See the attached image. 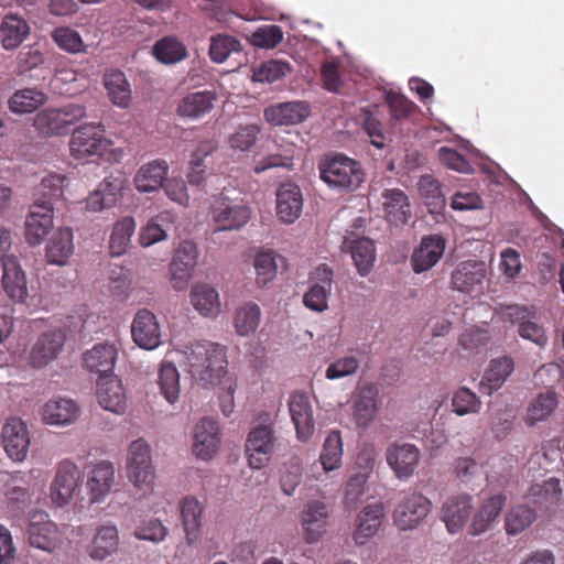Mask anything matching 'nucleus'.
Returning <instances> with one entry per match:
<instances>
[{"label": "nucleus", "instance_id": "1", "mask_svg": "<svg viewBox=\"0 0 564 564\" xmlns=\"http://www.w3.org/2000/svg\"><path fill=\"white\" fill-rule=\"evenodd\" d=\"M227 365L225 348L219 344L197 341L184 351V370L205 388L227 372Z\"/></svg>", "mask_w": 564, "mask_h": 564}, {"label": "nucleus", "instance_id": "2", "mask_svg": "<svg viewBox=\"0 0 564 564\" xmlns=\"http://www.w3.org/2000/svg\"><path fill=\"white\" fill-rule=\"evenodd\" d=\"M321 180L332 189L352 192L365 182L366 173L355 159L345 154L323 155L317 163Z\"/></svg>", "mask_w": 564, "mask_h": 564}, {"label": "nucleus", "instance_id": "3", "mask_svg": "<svg viewBox=\"0 0 564 564\" xmlns=\"http://www.w3.org/2000/svg\"><path fill=\"white\" fill-rule=\"evenodd\" d=\"M112 142L106 137L101 123L88 122L77 127L69 139V152L76 160L101 158L110 151Z\"/></svg>", "mask_w": 564, "mask_h": 564}, {"label": "nucleus", "instance_id": "4", "mask_svg": "<svg viewBox=\"0 0 564 564\" xmlns=\"http://www.w3.org/2000/svg\"><path fill=\"white\" fill-rule=\"evenodd\" d=\"M127 476L129 481L143 494L153 490L155 470L152 464L151 447L143 438L133 441L128 448Z\"/></svg>", "mask_w": 564, "mask_h": 564}, {"label": "nucleus", "instance_id": "5", "mask_svg": "<svg viewBox=\"0 0 564 564\" xmlns=\"http://www.w3.org/2000/svg\"><path fill=\"white\" fill-rule=\"evenodd\" d=\"M209 213L215 231L239 230L252 214L248 205L229 198L224 192L214 198Z\"/></svg>", "mask_w": 564, "mask_h": 564}, {"label": "nucleus", "instance_id": "6", "mask_svg": "<svg viewBox=\"0 0 564 564\" xmlns=\"http://www.w3.org/2000/svg\"><path fill=\"white\" fill-rule=\"evenodd\" d=\"M382 398L375 382L360 384L352 399V419L357 427L367 429L377 417Z\"/></svg>", "mask_w": 564, "mask_h": 564}, {"label": "nucleus", "instance_id": "7", "mask_svg": "<svg viewBox=\"0 0 564 564\" xmlns=\"http://www.w3.org/2000/svg\"><path fill=\"white\" fill-rule=\"evenodd\" d=\"M432 502L421 492L403 495L393 511L394 523L400 530L415 528L431 511Z\"/></svg>", "mask_w": 564, "mask_h": 564}, {"label": "nucleus", "instance_id": "8", "mask_svg": "<svg viewBox=\"0 0 564 564\" xmlns=\"http://www.w3.org/2000/svg\"><path fill=\"white\" fill-rule=\"evenodd\" d=\"M501 316L503 321L518 324L519 335L527 340L544 347L547 343V336L542 325L532 321L535 317L534 308L521 305H508L502 308Z\"/></svg>", "mask_w": 564, "mask_h": 564}, {"label": "nucleus", "instance_id": "9", "mask_svg": "<svg viewBox=\"0 0 564 564\" xmlns=\"http://www.w3.org/2000/svg\"><path fill=\"white\" fill-rule=\"evenodd\" d=\"M80 474L78 467L69 462L59 463L51 484V498L57 507L67 506L79 494Z\"/></svg>", "mask_w": 564, "mask_h": 564}, {"label": "nucleus", "instance_id": "10", "mask_svg": "<svg viewBox=\"0 0 564 564\" xmlns=\"http://www.w3.org/2000/svg\"><path fill=\"white\" fill-rule=\"evenodd\" d=\"M54 207L50 202H34L25 217V241L39 246L53 229Z\"/></svg>", "mask_w": 564, "mask_h": 564}, {"label": "nucleus", "instance_id": "11", "mask_svg": "<svg viewBox=\"0 0 564 564\" xmlns=\"http://www.w3.org/2000/svg\"><path fill=\"white\" fill-rule=\"evenodd\" d=\"M198 250L192 240H184L175 250L170 264L171 282L174 290H184L197 264Z\"/></svg>", "mask_w": 564, "mask_h": 564}, {"label": "nucleus", "instance_id": "12", "mask_svg": "<svg viewBox=\"0 0 564 564\" xmlns=\"http://www.w3.org/2000/svg\"><path fill=\"white\" fill-rule=\"evenodd\" d=\"M310 289L303 296V304L311 311L322 313L328 308V297L333 286V271L318 265L310 276Z\"/></svg>", "mask_w": 564, "mask_h": 564}, {"label": "nucleus", "instance_id": "13", "mask_svg": "<svg viewBox=\"0 0 564 564\" xmlns=\"http://www.w3.org/2000/svg\"><path fill=\"white\" fill-rule=\"evenodd\" d=\"M274 441L271 425L260 424L251 429L246 442V453L251 468L260 469L269 462Z\"/></svg>", "mask_w": 564, "mask_h": 564}, {"label": "nucleus", "instance_id": "14", "mask_svg": "<svg viewBox=\"0 0 564 564\" xmlns=\"http://www.w3.org/2000/svg\"><path fill=\"white\" fill-rule=\"evenodd\" d=\"M1 443L12 460L23 462L31 444L26 424L19 417L9 419L2 427Z\"/></svg>", "mask_w": 564, "mask_h": 564}, {"label": "nucleus", "instance_id": "15", "mask_svg": "<svg viewBox=\"0 0 564 564\" xmlns=\"http://www.w3.org/2000/svg\"><path fill=\"white\" fill-rule=\"evenodd\" d=\"M66 334L62 329H52L41 334L30 351V364L42 368L55 360L64 348Z\"/></svg>", "mask_w": 564, "mask_h": 564}, {"label": "nucleus", "instance_id": "16", "mask_svg": "<svg viewBox=\"0 0 564 564\" xmlns=\"http://www.w3.org/2000/svg\"><path fill=\"white\" fill-rule=\"evenodd\" d=\"M288 405L297 440L307 442L315 431L313 409L307 394L293 392L290 395Z\"/></svg>", "mask_w": 564, "mask_h": 564}, {"label": "nucleus", "instance_id": "17", "mask_svg": "<svg viewBox=\"0 0 564 564\" xmlns=\"http://www.w3.org/2000/svg\"><path fill=\"white\" fill-rule=\"evenodd\" d=\"M131 334L133 341L142 349L153 350L161 345V329L156 316L149 310L135 314Z\"/></svg>", "mask_w": 564, "mask_h": 564}, {"label": "nucleus", "instance_id": "18", "mask_svg": "<svg viewBox=\"0 0 564 564\" xmlns=\"http://www.w3.org/2000/svg\"><path fill=\"white\" fill-rule=\"evenodd\" d=\"M29 542L32 546L46 552H53L61 543V533L56 523L46 513L32 517L29 529Z\"/></svg>", "mask_w": 564, "mask_h": 564}, {"label": "nucleus", "instance_id": "19", "mask_svg": "<svg viewBox=\"0 0 564 564\" xmlns=\"http://www.w3.org/2000/svg\"><path fill=\"white\" fill-rule=\"evenodd\" d=\"M116 484V468L111 462L95 464L87 478V491L91 503L101 502L111 492Z\"/></svg>", "mask_w": 564, "mask_h": 564}, {"label": "nucleus", "instance_id": "20", "mask_svg": "<svg viewBox=\"0 0 564 564\" xmlns=\"http://www.w3.org/2000/svg\"><path fill=\"white\" fill-rule=\"evenodd\" d=\"M420 451L412 444H393L388 447L386 458L399 479L410 478L420 462Z\"/></svg>", "mask_w": 564, "mask_h": 564}, {"label": "nucleus", "instance_id": "21", "mask_svg": "<svg viewBox=\"0 0 564 564\" xmlns=\"http://www.w3.org/2000/svg\"><path fill=\"white\" fill-rule=\"evenodd\" d=\"M486 276L482 261L462 262L452 273L451 284L454 290L463 293H480Z\"/></svg>", "mask_w": 564, "mask_h": 564}, {"label": "nucleus", "instance_id": "22", "mask_svg": "<svg viewBox=\"0 0 564 564\" xmlns=\"http://www.w3.org/2000/svg\"><path fill=\"white\" fill-rule=\"evenodd\" d=\"M473 510V498L468 494H460L449 497L442 507V520L445 522L446 529L454 534L459 532Z\"/></svg>", "mask_w": 564, "mask_h": 564}, {"label": "nucleus", "instance_id": "23", "mask_svg": "<svg viewBox=\"0 0 564 564\" xmlns=\"http://www.w3.org/2000/svg\"><path fill=\"white\" fill-rule=\"evenodd\" d=\"M303 209L301 188L294 183H283L276 191V215L282 223L293 224Z\"/></svg>", "mask_w": 564, "mask_h": 564}, {"label": "nucleus", "instance_id": "24", "mask_svg": "<svg viewBox=\"0 0 564 564\" xmlns=\"http://www.w3.org/2000/svg\"><path fill=\"white\" fill-rule=\"evenodd\" d=\"M80 414L79 405L68 398H53L44 403L41 410L42 420L50 425L65 426L77 421Z\"/></svg>", "mask_w": 564, "mask_h": 564}, {"label": "nucleus", "instance_id": "25", "mask_svg": "<svg viewBox=\"0 0 564 564\" xmlns=\"http://www.w3.org/2000/svg\"><path fill=\"white\" fill-rule=\"evenodd\" d=\"M2 288L6 294L18 303H24L29 296L28 280L17 258L8 257L3 263Z\"/></svg>", "mask_w": 564, "mask_h": 564}, {"label": "nucleus", "instance_id": "26", "mask_svg": "<svg viewBox=\"0 0 564 564\" xmlns=\"http://www.w3.org/2000/svg\"><path fill=\"white\" fill-rule=\"evenodd\" d=\"M97 399L102 409L122 414L127 408V397L121 381L116 376H106L97 381Z\"/></svg>", "mask_w": 564, "mask_h": 564}, {"label": "nucleus", "instance_id": "27", "mask_svg": "<svg viewBox=\"0 0 564 564\" xmlns=\"http://www.w3.org/2000/svg\"><path fill=\"white\" fill-rule=\"evenodd\" d=\"M220 444L217 421L204 417L195 426L193 453L202 458L209 459L216 454Z\"/></svg>", "mask_w": 564, "mask_h": 564}, {"label": "nucleus", "instance_id": "28", "mask_svg": "<svg viewBox=\"0 0 564 564\" xmlns=\"http://www.w3.org/2000/svg\"><path fill=\"white\" fill-rule=\"evenodd\" d=\"M311 112L305 101H288L272 105L264 110V118L274 126H292L303 122Z\"/></svg>", "mask_w": 564, "mask_h": 564}, {"label": "nucleus", "instance_id": "29", "mask_svg": "<svg viewBox=\"0 0 564 564\" xmlns=\"http://www.w3.org/2000/svg\"><path fill=\"white\" fill-rule=\"evenodd\" d=\"M117 348L112 344H96L83 355V362L87 370L99 375V379L112 376L117 360Z\"/></svg>", "mask_w": 564, "mask_h": 564}, {"label": "nucleus", "instance_id": "30", "mask_svg": "<svg viewBox=\"0 0 564 564\" xmlns=\"http://www.w3.org/2000/svg\"><path fill=\"white\" fill-rule=\"evenodd\" d=\"M204 510L205 506L193 496H186L180 502L182 523L189 545L195 544L200 538Z\"/></svg>", "mask_w": 564, "mask_h": 564}, {"label": "nucleus", "instance_id": "31", "mask_svg": "<svg viewBox=\"0 0 564 564\" xmlns=\"http://www.w3.org/2000/svg\"><path fill=\"white\" fill-rule=\"evenodd\" d=\"M327 507L322 501L308 502L302 511V527L307 543H316L326 531Z\"/></svg>", "mask_w": 564, "mask_h": 564}, {"label": "nucleus", "instance_id": "32", "mask_svg": "<svg viewBox=\"0 0 564 564\" xmlns=\"http://www.w3.org/2000/svg\"><path fill=\"white\" fill-rule=\"evenodd\" d=\"M506 501L507 497L503 494H497L486 499L474 514L469 534L476 536L488 531L506 506Z\"/></svg>", "mask_w": 564, "mask_h": 564}, {"label": "nucleus", "instance_id": "33", "mask_svg": "<svg viewBox=\"0 0 564 564\" xmlns=\"http://www.w3.org/2000/svg\"><path fill=\"white\" fill-rule=\"evenodd\" d=\"M445 250V240L441 236H429L422 239L420 247L412 256L414 272L421 273L430 270L441 259Z\"/></svg>", "mask_w": 564, "mask_h": 564}, {"label": "nucleus", "instance_id": "34", "mask_svg": "<svg viewBox=\"0 0 564 564\" xmlns=\"http://www.w3.org/2000/svg\"><path fill=\"white\" fill-rule=\"evenodd\" d=\"M74 235L68 227L58 228L45 247L46 261L50 264L65 265L74 252Z\"/></svg>", "mask_w": 564, "mask_h": 564}, {"label": "nucleus", "instance_id": "35", "mask_svg": "<svg viewBox=\"0 0 564 564\" xmlns=\"http://www.w3.org/2000/svg\"><path fill=\"white\" fill-rule=\"evenodd\" d=\"M384 508L381 502L366 506L357 518V527L354 532V540L357 544H365L373 536L382 524Z\"/></svg>", "mask_w": 564, "mask_h": 564}, {"label": "nucleus", "instance_id": "36", "mask_svg": "<svg viewBox=\"0 0 564 564\" xmlns=\"http://www.w3.org/2000/svg\"><path fill=\"white\" fill-rule=\"evenodd\" d=\"M215 101L216 94L213 91L189 93L180 100L176 113L182 118L196 120L210 112Z\"/></svg>", "mask_w": 564, "mask_h": 564}, {"label": "nucleus", "instance_id": "37", "mask_svg": "<svg viewBox=\"0 0 564 564\" xmlns=\"http://www.w3.org/2000/svg\"><path fill=\"white\" fill-rule=\"evenodd\" d=\"M169 165L164 160H154L143 164L137 172L133 183L139 192L158 191L166 180Z\"/></svg>", "mask_w": 564, "mask_h": 564}, {"label": "nucleus", "instance_id": "38", "mask_svg": "<svg viewBox=\"0 0 564 564\" xmlns=\"http://www.w3.org/2000/svg\"><path fill=\"white\" fill-rule=\"evenodd\" d=\"M386 218L390 224H405L411 218L406 194L399 188H389L382 193Z\"/></svg>", "mask_w": 564, "mask_h": 564}, {"label": "nucleus", "instance_id": "39", "mask_svg": "<svg viewBox=\"0 0 564 564\" xmlns=\"http://www.w3.org/2000/svg\"><path fill=\"white\" fill-rule=\"evenodd\" d=\"M29 33L28 22L15 14H7L1 21L0 41L2 47L7 51L19 47Z\"/></svg>", "mask_w": 564, "mask_h": 564}, {"label": "nucleus", "instance_id": "40", "mask_svg": "<svg viewBox=\"0 0 564 564\" xmlns=\"http://www.w3.org/2000/svg\"><path fill=\"white\" fill-rule=\"evenodd\" d=\"M119 547V534L116 525H101L97 529L94 539L88 546L91 558L104 561L117 552Z\"/></svg>", "mask_w": 564, "mask_h": 564}, {"label": "nucleus", "instance_id": "41", "mask_svg": "<svg viewBox=\"0 0 564 564\" xmlns=\"http://www.w3.org/2000/svg\"><path fill=\"white\" fill-rule=\"evenodd\" d=\"M191 303L200 315L216 317L220 313V300L217 290L207 283H198L191 290Z\"/></svg>", "mask_w": 564, "mask_h": 564}, {"label": "nucleus", "instance_id": "42", "mask_svg": "<svg viewBox=\"0 0 564 564\" xmlns=\"http://www.w3.org/2000/svg\"><path fill=\"white\" fill-rule=\"evenodd\" d=\"M345 246L348 247L350 256L361 276L370 273L376 261V246L369 238H357L351 241L346 240Z\"/></svg>", "mask_w": 564, "mask_h": 564}, {"label": "nucleus", "instance_id": "43", "mask_svg": "<svg viewBox=\"0 0 564 564\" xmlns=\"http://www.w3.org/2000/svg\"><path fill=\"white\" fill-rule=\"evenodd\" d=\"M344 444L338 430H333L326 436L318 460L325 473L337 470L343 465Z\"/></svg>", "mask_w": 564, "mask_h": 564}, {"label": "nucleus", "instance_id": "44", "mask_svg": "<svg viewBox=\"0 0 564 564\" xmlns=\"http://www.w3.org/2000/svg\"><path fill=\"white\" fill-rule=\"evenodd\" d=\"M134 231L135 221L131 216H126L115 223L109 239V251L111 256L120 257L127 252Z\"/></svg>", "mask_w": 564, "mask_h": 564}, {"label": "nucleus", "instance_id": "45", "mask_svg": "<svg viewBox=\"0 0 564 564\" xmlns=\"http://www.w3.org/2000/svg\"><path fill=\"white\" fill-rule=\"evenodd\" d=\"M105 87L113 105L128 108L131 102L130 84L120 70H111L105 75Z\"/></svg>", "mask_w": 564, "mask_h": 564}, {"label": "nucleus", "instance_id": "46", "mask_svg": "<svg viewBox=\"0 0 564 564\" xmlns=\"http://www.w3.org/2000/svg\"><path fill=\"white\" fill-rule=\"evenodd\" d=\"M514 370L513 359L509 356L495 358L485 371L481 383L491 391L500 389Z\"/></svg>", "mask_w": 564, "mask_h": 564}, {"label": "nucleus", "instance_id": "47", "mask_svg": "<svg viewBox=\"0 0 564 564\" xmlns=\"http://www.w3.org/2000/svg\"><path fill=\"white\" fill-rule=\"evenodd\" d=\"M557 395L552 390L540 392L529 404L525 423L530 426L547 419L557 408Z\"/></svg>", "mask_w": 564, "mask_h": 564}, {"label": "nucleus", "instance_id": "48", "mask_svg": "<svg viewBox=\"0 0 564 564\" xmlns=\"http://www.w3.org/2000/svg\"><path fill=\"white\" fill-rule=\"evenodd\" d=\"M4 499L7 507L12 511L21 510L29 505L31 494L28 481L21 474L11 476L7 481Z\"/></svg>", "mask_w": 564, "mask_h": 564}, {"label": "nucleus", "instance_id": "49", "mask_svg": "<svg viewBox=\"0 0 564 564\" xmlns=\"http://www.w3.org/2000/svg\"><path fill=\"white\" fill-rule=\"evenodd\" d=\"M536 519L534 509L518 505L509 509L505 516V529L508 535H518L527 530Z\"/></svg>", "mask_w": 564, "mask_h": 564}, {"label": "nucleus", "instance_id": "50", "mask_svg": "<svg viewBox=\"0 0 564 564\" xmlns=\"http://www.w3.org/2000/svg\"><path fill=\"white\" fill-rule=\"evenodd\" d=\"M216 143L213 140L199 142L189 160V170L187 172V181L192 185H200L205 177L204 159L216 150Z\"/></svg>", "mask_w": 564, "mask_h": 564}, {"label": "nucleus", "instance_id": "51", "mask_svg": "<svg viewBox=\"0 0 564 564\" xmlns=\"http://www.w3.org/2000/svg\"><path fill=\"white\" fill-rule=\"evenodd\" d=\"M46 100V95L39 89L18 90L9 100V108L14 113H29L36 110Z\"/></svg>", "mask_w": 564, "mask_h": 564}, {"label": "nucleus", "instance_id": "52", "mask_svg": "<svg viewBox=\"0 0 564 564\" xmlns=\"http://www.w3.org/2000/svg\"><path fill=\"white\" fill-rule=\"evenodd\" d=\"M295 152L296 147L294 143L286 142L285 144H280L276 152L270 153L257 162L254 172L259 174L273 167L292 169Z\"/></svg>", "mask_w": 564, "mask_h": 564}, {"label": "nucleus", "instance_id": "53", "mask_svg": "<svg viewBox=\"0 0 564 564\" xmlns=\"http://www.w3.org/2000/svg\"><path fill=\"white\" fill-rule=\"evenodd\" d=\"M377 107L361 108L359 112V121L364 131L370 138V142L378 149H383L386 144L384 128L377 116Z\"/></svg>", "mask_w": 564, "mask_h": 564}, {"label": "nucleus", "instance_id": "54", "mask_svg": "<svg viewBox=\"0 0 564 564\" xmlns=\"http://www.w3.org/2000/svg\"><path fill=\"white\" fill-rule=\"evenodd\" d=\"M52 40L62 50L69 54L86 53L87 45L84 43L80 34L68 26H58L53 30Z\"/></svg>", "mask_w": 564, "mask_h": 564}, {"label": "nucleus", "instance_id": "55", "mask_svg": "<svg viewBox=\"0 0 564 564\" xmlns=\"http://www.w3.org/2000/svg\"><path fill=\"white\" fill-rule=\"evenodd\" d=\"M34 127L45 135L67 134L57 108H46L34 117Z\"/></svg>", "mask_w": 564, "mask_h": 564}, {"label": "nucleus", "instance_id": "56", "mask_svg": "<svg viewBox=\"0 0 564 564\" xmlns=\"http://www.w3.org/2000/svg\"><path fill=\"white\" fill-rule=\"evenodd\" d=\"M419 192L425 199L431 213H437L445 206L441 184L431 175H423L419 181Z\"/></svg>", "mask_w": 564, "mask_h": 564}, {"label": "nucleus", "instance_id": "57", "mask_svg": "<svg viewBox=\"0 0 564 564\" xmlns=\"http://www.w3.org/2000/svg\"><path fill=\"white\" fill-rule=\"evenodd\" d=\"M261 317L260 307L256 303H247L237 310L235 325L242 336L253 334L259 326Z\"/></svg>", "mask_w": 564, "mask_h": 564}, {"label": "nucleus", "instance_id": "58", "mask_svg": "<svg viewBox=\"0 0 564 564\" xmlns=\"http://www.w3.org/2000/svg\"><path fill=\"white\" fill-rule=\"evenodd\" d=\"M256 282L259 286H265L276 276V256L272 250L258 252L254 257Z\"/></svg>", "mask_w": 564, "mask_h": 564}, {"label": "nucleus", "instance_id": "59", "mask_svg": "<svg viewBox=\"0 0 564 564\" xmlns=\"http://www.w3.org/2000/svg\"><path fill=\"white\" fill-rule=\"evenodd\" d=\"M158 382L164 398L170 403H174L180 397V375L176 367L172 364H163Z\"/></svg>", "mask_w": 564, "mask_h": 564}, {"label": "nucleus", "instance_id": "60", "mask_svg": "<svg viewBox=\"0 0 564 564\" xmlns=\"http://www.w3.org/2000/svg\"><path fill=\"white\" fill-rule=\"evenodd\" d=\"M153 53L160 62L174 64L186 56V48L180 41L164 37L155 43Z\"/></svg>", "mask_w": 564, "mask_h": 564}, {"label": "nucleus", "instance_id": "61", "mask_svg": "<svg viewBox=\"0 0 564 564\" xmlns=\"http://www.w3.org/2000/svg\"><path fill=\"white\" fill-rule=\"evenodd\" d=\"M453 412L458 416L478 413L481 408L479 397L466 387H460L452 398Z\"/></svg>", "mask_w": 564, "mask_h": 564}, {"label": "nucleus", "instance_id": "62", "mask_svg": "<svg viewBox=\"0 0 564 564\" xmlns=\"http://www.w3.org/2000/svg\"><path fill=\"white\" fill-rule=\"evenodd\" d=\"M291 72L289 63L270 59L263 62L259 67L254 68L252 78L260 83H274L286 76Z\"/></svg>", "mask_w": 564, "mask_h": 564}, {"label": "nucleus", "instance_id": "63", "mask_svg": "<svg viewBox=\"0 0 564 564\" xmlns=\"http://www.w3.org/2000/svg\"><path fill=\"white\" fill-rule=\"evenodd\" d=\"M241 50L240 42L230 35H214L210 39L209 56L215 63H224L232 52Z\"/></svg>", "mask_w": 564, "mask_h": 564}, {"label": "nucleus", "instance_id": "64", "mask_svg": "<svg viewBox=\"0 0 564 564\" xmlns=\"http://www.w3.org/2000/svg\"><path fill=\"white\" fill-rule=\"evenodd\" d=\"M166 220L167 216L163 214L150 219L140 230V245L142 247H150L156 242L165 240L167 238L166 229L164 228V223Z\"/></svg>", "mask_w": 564, "mask_h": 564}]
</instances>
